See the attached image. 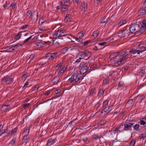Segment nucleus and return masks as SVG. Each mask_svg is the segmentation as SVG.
Listing matches in <instances>:
<instances>
[{
    "label": "nucleus",
    "instance_id": "obj_1",
    "mask_svg": "<svg viewBox=\"0 0 146 146\" xmlns=\"http://www.w3.org/2000/svg\"><path fill=\"white\" fill-rule=\"evenodd\" d=\"M127 52L125 51L123 53H121L120 52H115L111 54L110 56V58L111 60H113L116 59L117 58H119V60L116 62H115L116 64H117V66L121 64H123L124 63V60H127L128 58L132 56V55L129 54V53L125 55Z\"/></svg>",
    "mask_w": 146,
    "mask_h": 146
},
{
    "label": "nucleus",
    "instance_id": "obj_2",
    "mask_svg": "<svg viewBox=\"0 0 146 146\" xmlns=\"http://www.w3.org/2000/svg\"><path fill=\"white\" fill-rule=\"evenodd\" d=\"M129 29L130 31L132 33L145 30L146 29V20L142 21L141 27V28L138 24H132Z\"/></svg>",
    "mask_w": 146,
    "mask_h": 146
},
{
    "label": "nucleus",
    "instance_id": "obj_3",
    "mask_svg": "<svg viewBox=\"0 0 146 146\" xmlns=\"http://www.w3.org/2000/svg\"><path fill=\"white\" fill-rule=\"evenodd\" d=\"M71 78L69 79V81L71 82H77L80 80V78L79 77V74L78 72L76 70H75Z\"/></svg>",
    "mask_w": 146,
    "mask_h": 146
},
{
    "label": "nucleus",
    "instance_id": "obj_4",
    "mask_svg": "<svg viewBox=\"0 0 146 146\" xmlns=\"http://www.w3.org/2000/svg\"><path fill=\"white\" fill-rule=\"evenodd\" d=\"M57 53L55 52L52 53H49L47 54L46 56H45V58L46 59V61L44 62V63H45L47 62L48 60L50 59H53L54 58H56L57 56Z\"/></svg>",
    "mask_w": 146,
    "mask_h": 146
},
{
    "label": "nucleus",
    "instance_id": "obj_5",
    "mask_svg": "<svg viewBox=\"0 0 146 146\" xmlns=\"http://www.w3.org/2000/svg\"><path fill=\"white\" fill-rule=\"evenodd\" d=\"M85 33V31H82L80 33H79L77 34V37L76 38L74 37L75 40H77L78 42H81L82 40H81L82 37L84 35Z\"/></svg>",
    "mask_w": 146,
    "mask_h": 146
},
{
    "label": "nucleus",
    "instance_id": "obj_6",
    "mask_svg": "<svg viewBox=\"0 0 146 146\" xmlns=\"http://www.w3.org/2000/svg\"><path fill=\"white\" fill-rule=\"evenodd\" d=\"M2 81L3 82L7 83V84H9L13 82V78H9V76H7L3 79Z\"/></svg>",
    "mask_w": 146,
    "mask_h": 146
},
{
    "label": "nucleus",
    "instance_id": "obj_7",
    "mask_svg": "<svg viewBox=\"0 0 146 146\" xmlns=\"http://www.w3.org/2000/svg\"><path fill=\"white\" fill-rule=\"evenodd\" d=\"M133 124L131 123H126L124 125V127L123 130H127L129 129L133 125Z\"/></svg>",
    "mask_w": 146,
    "mask_h": 146
},
{
    "label": "nucleus",
    "instance_id": "obj_8",
    "mask_svg": "<svg viewBox=\"0 0 146 146\" xmlns=\"http://www.w3.org/2000/svg\"><path fill=\"white\" fill-rule=\"evenodd\" d=\"M142 51L141 50L139 51L138 50H135L134 49H133L129 51V53H131L135 55V56L137 54H140V52Z\"/></svg>",
    "mask_w": 146,
    "mask_h": 146
},
{
    "label": "nucleus",
    "instance_id": "obj_9",
    "mask_svg": "<svg viewBox=\"0 0 146 146\" xmlns=\"http://www.w3.org/2000/svg\"><path fill=\"white\" fill-rule=\"evenodd\" d=\"M88 69L89 68L88 67L86 66H83L82 67L80 72L81 74H83L87 71Z\"/></svg>",
    "mask_w": 146,
    "mask_h": 146
},
{
    "label": "nucleus",
    "instance_id": "obj_10",
    "mask_svg": "<svg viewBox=\"0 0 146 146\" xmlns=\"http://www.w3.org/2000/svg\"><path fill=\"white\" fill-rule=\"evenodd\" d=\"M64 32H65V31L63 30L57 31L56 32V35H58V36H65L66 35L64 34Z\"/></svg>",
    "mask_w": 146,
    "mask_h": 146
},
{
    "label": "nucleus",
    "instance_id": "obj_11",
    "mask_svg": "<svg viewBox=\"0 0 146 146\" xmlns=\"http://www.w3.org/2000/svg\"><path fill=\"white\" fill-rule=\"evenodd\" d=\"M146 12V8L143 7L139 11V14L140 15H142L144 14Z\"/></svg>",
    "mask_w": 146,
    "mask_h": 146
},
{
    "label": "nucleus",
    "instance_id": "obj_12",
    "mask_svg": "<svg viewBox=\"0 0 146 146\" xmlns=\"http://www.w3.org/2000/svg\"><path fill=\"white\" fill-rule=\"evenodd\" d=\"M38 16V12L37 11H35L33 13L31 14V19L34 18L37 19Z\"/></svg>",
    "mask_w": 146,
    "mask_h": 146
},
{
    "label": "nucleus",
    "instance_id": "obj_13",
    "mask_svg": "<svg viewBox=\"0 0 146 146\" xmlns=\"http://www.w3.org/2000/svg\"><path fill=\"white\" fill-rule=\"evenodd\" d=\"M9 106V105H3L1 109V111L3 112L7 111L8 110V108Z\"/></svg>",
    "mask_w": 146,
    "mask_h": 146
},
{
    "label": "nucleus",
    "instance_id": "obj_14",
    "mask_svg": "<svg viewBox=\"0 0 146 146\" xmlns=\"http://www.w3.org/2000/svg\"><path fill=\"white\" fill-rule=\"evenodd\" d=\"M84 57L89 56L90 57L91 56V53L89 51L86 50L84 52Z\"/></svg>",
    "mask_w": 146,
    "mask_h": 146
},
{
    "label": "nucleus",
    "instance_id": "obj_15",
    "mask_svg": "<svg viewBox=\"0 0 146 146\" xmlns=\"http://www.w3.org/2000/svg\"><path fill=\"white\" fill-rule=\"evenodd\" d=\"M59 80V76H56L54 79L52 80V82L54 84H57L58 80Z\"/></svg>",
    "mask_w": 146,
    "mask_h": 146
},
{
    "label": "nucleus",
    "instance_id": "obj_16",
    "mask_svg": "<svg viewBox=\"0 0 146 146\" xmlns=\"http://www.w3.org/2000/svg\"><path fill=\"white\" fill-rule=\"evenodd\" d=\"M111 110V107L109 106L108 107H105V108L104 109L103 111L107 113L109 112Z\"/></svg>",
    "mask_w": 146,
    "mask_h": 146
},
{
    "label": "nucleus",
    "instance_id": "obj_17",
    "mask_svg": "<svg viewBox=\"0 0 146 146\" xmlns=\"http://www.w3.org/2000/svg\"><path fill=\"white\" fill-rule=\"evenodd\" d=\"M54 140L52 139H49L47 142V145L48 146H50L54 143Z\"/></svg>",
    "mask_w": 146,
    "mask_h": 146
},
{
    "label": "nucleus",
    "instance_id": "obj_18",
    "mask_svg": "<svg viewBox=\"0 0 146 146\" xmlns=\"http://www.w3.org/2000/svg\"><path fill=\"white\" fill-rule=\"evenodd\" d=\"M21 45L19 44H17L15 45H13L12 46L11 49L12 50H15V49H16L19 47Z\"/></svg>",
    "mask_w": 146,
    "mask_h": 146
},
{
    "label": "nucleus",
    "instance_id": "obj_19",
    "mask_svg": "<svg viewBox=\"0 0 146 146\" xmlns=\"http://www.w3.org/2000/svg\"><path fill=\"white\" fill-rule=\"evenodd\" d=\"M146 118H144L140 120V123L141 125H144L146 124Z\"/></svg>",
    "mask_w": 146,
    "mask_h": 146
},
{
    "label": "nucleus",
    "instance_id": "obj_20",
    "mask_svg": "<svg viewBox=\"0 0 146 146\" xmlns=\"http://www.w3.org/2000/svg\"><path fill=\"white\" fill-rule=\"evenodd\" d=\"M126 31V30H125L119 31L118 33V35L119 36H121L125 35V33H127V32H125Z\"/></svg>",
    "mask_w": 146,
    "mask_h": 146
},
{
    "label": "nucleus",
    "instance_id": "obj_21",
    "mask_svg": "<svg viewBox=\"0 0 146 146\" xmlns=\"http://www.w3.org/2000/svg\"><path fill=\"white\" fill-rule=\"evenodd\" d=\"M108 17H106L102 19L100 21V23H103L106 22H107L108 21L107 20Z\"/></svg>",
    "mask_w": 146,
    "mask_h": 146
},
{
    "label": "nucleus",
    "instance_id": "obj_22",
    "mask_svg": "<svg viewBox=\"0 0 146 146\" xmlns=\"http://www.w3.org/2000/svg\"><path fill=\"white\" fill-rule=\"evenodd\" d=\"M66 70V67H63L61 70L58 73V74L59 75L61 74H62Z\"/></svg>",
    "mask_w": 146,
    "mask_h": 146
},
{
    "label": "nucleus",
    "instance_id": "obj_23",
    "mask_svg": "<svg viewBox=\"0 0 146 146\" xmlns=\"http://www.w3.org/2000/svg\"><path fill=\"white\" fill-rule=\"evenodd\" d=\"M16 5V3H13L11 5L9 8L11 10L15 8Z\"/></svg>",
    "mask_w": 146,
    "mask_h": 146
},
{
    "label": "nucleus",
    "instance_id": "obj_24",
    "mask_svg": "<svg viewBox=\"0 0 146 146\" xmlns=\"http://www.w3.org/2000/svg\"><path fill=\"white\" fill-rule=\"evenodd\" d=\"M145 68H142V69L141 70L139 73V75L141 76H143L145 72Z\"/></svg>",
    "mask_w": 146,
    "mask_h": 146
},
{
    "label": "nucleus",
    "instance_id": "obj_25",
    "mask_svg": "<svg viewBox=\"0 0 146 146\" xmlns=\"http://www.w3.org/2000/svg\"><path fill=\"white\" fill-rule=\"evenodd\" d=\"M35 55L34 54H32L29 57V58L27 60V61L28 63H29L31 60H32L34 57H35Z\"/></svg>",
    "mask_w": 146,
    "mask_h": 146
},
{
    "label": "nucleus",
    "instance_id": "obj_26",
    "mask_svg": "<svg viewBox=\"0 0 146 146\" xmlns=\"http://www.w3.org/2000/svg\"><path fill=\"white\" fill-rule=\"evenodd\" d=\"M62 65L61 63H60L55 66V69L56 70H59L61 68Z\"/></svg>",
    "mask_w": 146,
    "mask_h": 146
},
{
    "label": "nucleus",
    "instance_id": "obj_27",
    "mask_svg": "<svg viewBox=\"0 0 146 146\" xmlns=\"http://www.w3.org/2000/svg\"><path fill=\"white\" fill-rule=\"evenodd\" d=\"M21 32L19 33L18 34L16 35L15 36V38L16 39H17L19 38L21 36Z\"/></svg>",
    "mask_w": 146,
    "mask_h": 146
},
{
    "label": "nucleus",
    "instance_id": "obj_28",
    "mask_svg": "<svg viewBox=\"0 0 146 146\" xmlns=\"http://www.w3.org/2000/svg\"><path fill=\"white\" fill-rule=\"evenodd\" d=\"M82 8L84 9V10H85L86 9L87 7V5L86 3H82Z\"/></svg>",
    "mask_w": 146,
    "mask_h": 146
},
{
    "label": "nucleus",
    "instance_id": "obj_29",
    "mask_svg": "<svg viewBox=\"0 0 146 146\" xmlns=\"http://www.w3.org/2000/svg\"><path fill=\"white\" fill-rule=\"evenodd\" d=\"M126 23V20H123L119 23V26L120 27L122 25L125 24Z\"/></svg>",
    "mask_w": 146,
    "mask_h": 146
},
{
    "label": "nucleus",
    "instance_id": "obj_30",
    "mask_svg": "<svg viewBox=\"0 0 146 146\" xmlns=\"http://www.w3.org/2000/svg\"><path fill=\"white\" fill-rule=\"evenodd\" d=\"M98 34V31H94L93 33L92 36L95 38L97 36Z\"/></svg>",
    "mask_w": 146,
    "mask_h": 146
},
{
    "label": "nucleus",
    "instance_id": "obj_31",
    "mask_svg": "<svg viewBox=\"0 0 146 146\" xmlns=\"http://www.w3.org/2000/svg\"><path fill=\"white\" fill-rule=\"evenodd\" d=\"M29 129H30L29 127V128L27 127L26 128V129H25V131L24 132V133L25 134V135H27L29 134Z\"/></svg>",
    "mask_w": 146,
    "mask_h": 146
},
{
    "label": "nucleus",
    "instance_id": "obj_32",
    "mask_svg": "<svg viewBox=\"0 0 146 146\" xmlns=\"http://www.w3.org/2000/svg\"><path fill=\"white\" fill-rule=\"evenodd\" d=\"M139 125L138 124H136L134 125L133 127V129L135 130H137L139 128Z\"/></svg>",
    "mask_w": 146,
    "mask_h": 146
},
{
    "label": "nucleus",
    "instance_id": "obj_33",
    "mask_svg": "<svg viewBox=\"0 0 146 146\" xmlns=\"http://www.w3.org/2000/svg\"><path fill=\"white\" fill-rule=\"evenodd\" d=\"M66 6H68L70 4L69 1V0H63Z\"/></svg>",
    "mask_w": 146,
    "mask_h": 146
},
{
    "label": "nucleus",
    "instance_id": "obj_34",
    "mask_svg": "<svg viewBox=\"0 0 146 146\" xmlns=\"http://www.w3.org/2000/svg\"><path fill=\"white\" fill-rule=\"evenodd\" d=\"M108 100H106L103 102V106L104 107H106V106L108 105Z\"/></svg>",
    "mask_w": 146,
    "mask_h": 146
},
{
    "label": "nucleus",
    "instance_id": "obj_35",
    "mask_svg": "<svg viewBox=\"0 0 146 146\" xmlns=\"http://www.w3.org/2000/svg\"><path fill=\"white\" fill-rule=\"evenodd\" d=\"M146 50V46L144 47H143L142 48H141L140 49H139L138 50L139 51H140L141 50L142 51L140 52V53H142L143 52L145 51Z\"/></svg>",
    "mask_w": 146,
    "mask_h": 146
},
{
    "label": "nucleus",
    "instance_id": "obj_36",
    "mask_svg": "<svg viewBox=\"0 0 146 146\" xmlns=\"http://www.w3.org/2000/svg\"><path fill=\"white\" fill-rule=\"evenodd\" d=\"M84 52H80L78 54L79 56L84 57Z\"/></svg>",
    "mask_w": 146,
    "mask_h": 146
},
{
    "label": "nucleus",
    "instance_id": "obj_37",
    "mask_svg": "<svg viewBox=\"0 0 146 146\" xmlns=\"http://www.w3.org/2000/svg\"><path fill=\"white\" fill-rule=\"evenodd\" d=\"M70 19V16L69 15H67L65 19V21H69Z\"/></svg>",
    "mask_w": 146,
    "mask_h": 146
},
{
    "label": "nucleus",
    "instance_id": "obj_38",
    "mask_svg": "<svg viewBox=\"0 0 146 146\" xmlns=\"http://www.w3.org/2000/svg\"><path fill=\"white\" fill-rule=\"evenodd\" d=\"M33 36H32L29 38H28L26 39L23 42L24 43H25L26 42H27L28 41H29L32 37Z\"/></svg>",
    "mask_w": 146,
    "mask_h": 146
},
{
    "label": "nucleus",
    "instance_id": "obj_39",
    "mask_svg": "<svg viewBox=\"0 0 146 146\" xmlns=\"http://www.w3.org/2000/svg\"><path fill=\"white\" fill-rule=\"evenodd\" d=\"M135 141V140H132L131 142L130 145L131 146H133L134 145Z\"/></svg>",
    "mask_w": 146,
    "mask_h": 146
},
{
    "label": "nucleus",
    "instance_id": "obj_40",
    "mask_svg": "<svg viewBox=\"0 0 146 146\" xmlns=\"http://www.w3.org/2000/svg\"><path fill=\"white\" fill-rule=\"evenodd\" d=\"M31 12L30 11H29L27 13V17H30L31 16Z\"/></svg>",
    "mask_w": 146,
    "mask_h": 146
},
{
    "label": "nucleus",
    "instance_id": "obj_41",
    "mask_svg": "<svg viewBox=\"0 0 146 146\" xmlns=\"http://www.w3.org/2000/svg\"><path fill=\"white\" fill-rule=\"evenodd\" d=\"M124 84V83L123 81H121L119 82L118 84V87H121L123 84Z\"/></svg>",
    "mask_w": 146,
    "mask_h": 146
},
{
    "label": "nucleus",
    "instance_id": "obj_42",
    "mask_svg": "<svg viewBox=\"0 0 146 146\" xmlns=\"http://www.w3.org/2000/svg\"><path fill=\"white\" fill-rule=\"evenodd\" d=\"M17 130V129L16 128L12 130L11 133V135H13L14 133L16 132Z\"/></svg>",
    "mask_w": 146,
    "mask_h": 146
},
{
    "label": "nucleus",
    "instance_id": "obj_43",
    "mask_svg": "<svg viewBox=\"0 0 146 146\" xmlns=\"http://www.w3.org/2000/svg\"><path fill=\"white\" fill-rule=\"evenodd\" d=\"M30 105V104L27 103L25 104H24L23 105V108L25 109H26L27 108L29 105Z\"/></svg>",
    "mask_w": 146,
    "mask_h": 146
},
{
    "label": "nucleus",
    "instance_id": "obj_44",
    "mask_svg": "<svg viewBox=\"0 0 146 146\" xmlns=\"http://www.w3.org/2000/svg\"><path fill=\"white\" fill-rule=\"evenodd\" d=\"M94 89H92L91 90L90 93V95L91 96H92L94 94Z\"/></svg>",
    "mask_w": 146,
    "mask_h": 146
},
{
    "label": "nucleus",
    "instance_id": "obj_45",
    "mask_svg": "<svg viewBox=\"0 0 146 146\" xmlns=\"http://www.w3.org/2000/svg\"><path fill=\"white\" fill-rule=\"evenodd\" d=\"M43 19L42 18H41L40 19L39 21V24L40 25H42L44 22V21H43Z\"/></svg>",
    "mask_w": 146,
    "mask_h": 146
},
{
    "label": "nucleus",
    "instance_id": "obj_46",
    "mask_svg": "<svg viewBox=\"0 0 146 146\" xmlns=\"http://www.w3.org/2000/svg\"><path fill=\"white\" fill-rule=\"evenodd\" d=\"M93 137V138L96 140L100 139L99 137L97 135H94Z\"/></svg>",
    "mask_w": 146,
    "mask_h": 146
},
{
    "label": "nucleus",
    "instance_id": "obj_47",
    "mask_svg": "<svg viewBox=\"0 0 146 146\" xmlns=\"http://www.w3.org/2000/svg\"><path fill=\"white\" fill-rule=\"evenodd\" d=\"M111 134H112V135H113V134H117V132L115 130H111Z\"/></svg>",
    "mask_w": 146,
    "mask_h": 146
},
{
    "label": "nucleus",
    "instance_id": "obj_48",
    "mask_svg": "<svg viewBox=\"0 0 146 146\" xmlns=\"http://www.w3.org/2000/svg\"><path fill=\"white\" fill-rule=\"evenodd\" d=\"M146 137V134H143L142 135L141 139L143 140H144L145 138Z\"/></svg>",
    "mask_w": 146,
    "mask_h": 146
},
{
    "label": "nucleus",
    "instance_id": "obj_49",
    "mask_svg": "<svg viewBox=\"0 0 146 146\" xmlns=\"http://www.w3.org/2000/svg\"><path fill=\"white\" fill-rule=\"evenodd\" d=\"M29 139V137L27 135H26V136H25L24 137L23 139V141L24 140H27Z\"/></svg>",
    "mask_w": 146,
    "mask_h": 146
},
{
    "label": "nucleus",
    "instance_id": "obj_50",
    "mask_svg": "<svg viewBox=\"0 0 146 146\" xmlns=\"http://www.w3.org/2000/svg\"><path fill=\"white\" fill-rule=\"evenodd\" d=\"M108 82V80L107 79H105L103 81V84L104 85H106L107 84Z\"/></svg>",
    "mask_w": 146,
    "mask_h": 146
},
{
    "label": "nucleus",
    "instance_id": "obj_51",
    "mask_svg": "<svg viewBox=\"0 0 146 146\" xmlns=\"http://www.w3.org/2000/svg\"><path fill=\"white\" fill-rule=\"evenodd\" d=\"M15 141H16L15 138L13 139H12V141H11V144H13L15 142Z\"/></svg>",
    "mask_w": 146,
    "mask_h": 146
},
{
    "label": "nucleus",
    "instance_id": "obj_52",
    "mask_svg": "<svg viewBox=\"0 0 146 146\" xmlns=\"http://www.w3.org/2000/svg\"><path fill=\"white\" fill-rule=\"evenodd\" d=\"M28 73H26L24 74L23 76V78H27L28 76Z\"/></svg>",
    "mask_w": 146,
    "mask_h": 146
},
{
    "label": "nucleus",
    "instance_id": "obj_53",
    "mask_svg": "<svg viewBox=\"0 0 146 146\" xmlns=\"http://www.w3.org/2000/svg\"><path fill=\"white\" fill-rule=\"evenodd\" d=\"M104 89H102L100 90L99 93V94H100V93L101 94H103L104 93Z\"/></svg>",
    "mask_w": 146,
    "mask_h": 146
},
{
    "label": "nucleus",
    "instance_id": "obj_54",
    "mask_svg": "<svg viewBox=\"0 0 146 146\" xmlns=\"http://www.w3.org/2000/svg\"><path fill=\"white\" fill-rule=\"evenodd\" d=\"M90 42V41H86L84 42H83L84 45H87L89 42Z\"/></svg>",
    "mask_w": 146,
    "mask_h": 146
},
{
    "label": "nucleus",
    "instance_id": "obj_55",
    "mask_svg": "<svg viewBox=\"0 0 146 146\" xmlns=\"http://www.w3.org/2000/svg\"><path fill=\"white\" fill-rule=\"evenodd\" d=\"M106 43L105 42H100L99 43V44L100 45H101V46H103Z\"/></svg>",
    "mask_w": 146,
    "mask_h": 146
},
{
    "label": "nucleus",
    "instance_id": "obj_56",
    "mask_svg": "<svg viewBox=\"0 0 146 146\" xmlns=\"http://www.w3.org/2000/svg\"><path fill=\"white\" fill-rule=\"evenodd\" d=\"M45 58V57H44L43 59L42 60V62H41V64H44L45 63H44V62L45 61H46V59H44Z\"/></svg>",
    "mask_w": 146,
    "mask_h": 146
},
{
    "label": "nucleus",
    "instance_id": "obj_57",
    "mask_svg": "<svg viewBox=\"0 0 146 146\" xmlns=\"http://www.w3.org/2000/svg\"><path fill=\"white\" fill-rule=\"evenodd\" d=\"M133 99L130 100L128 102V103L129 104H131L132 103V102H133Z\"/></svg>",
    "mask_w": 146,
    "mask_h": 146
},
{
    "label": "nucleus",
    "instance_id": "obj_58",
    "mask_svg": "<svg viewBox=\"0 0 146 146\" xmlns=\"http://www.w3.org/2000/svg\"><path fill=\"white\" fill-rule=\"evenodd\" d=\"M144 47V46L143 44H140L139 45V49H140L141 48H142L143 47Z\"/></svg>",
    "mask_w": 146,
    "mask_h": 146
},
{
    "label": "nucleus",
    "instance_id": "obj_59",
    "mask_svg": "<svg viewBox=\"0 0 146 146\" xmlns=\"http://www.w3.org/2000/svg\"><path fill=\"white\" fill-rule=\"evenodd\" d=\"M27 27V25H24L22 27H21V28L23 29H25V28H26Z\"/></svg>",
    "mask_w": 146,
    "mask_h": 146
},
{
    "label": "nucleus",
    "instance_id": "obj_60",
    "mask_svg": "<svg viewBox=\"0 0 146 146\" xmlns=\"http://www.w3.org/2000/svg\"><path fill=\"white\" fill-rule=\"evenodd\" d=\"M82 59V58H79L78 59L76 60V62H80V61Z\"/></svg>",
    "mask_w": 146,
    "mask_h": 146
},
{
    "label": "nucleus",
    "instance_id": "obj_61",
    "mask_svg": "<svg viewBox=\"0 0 146 146\" xmlns=\"http://www.w3.org/2000/svg\"><path fill=\"white\" fill-rule=\"evenodd\" d=\"M39 30L40 31H44V30H45V29L44 28H43L42 27H41L39 28Z\"/></svg>",
    "mask_w": 146,
    "mask_h": 146
},
{
    "label": "nucleus",
    "instance_id": "obj_62",
    "mask_svg": "<svg viewBox=\"0 0 146 146\" xmlns=\"http://www.w3.org/2000/svg\"><path fill=\"white\" fill-rule=\"evenodd\" d=\"M60 89H58L56 91L55 93L56 94H58L60 92Z\"/></svg>",
    "mask_w": 146,
    "mask_h": 146
},
{
    "label": "nucleus",
    "instance_id": "obj_63",
    "mask_svg": "<svg viewBox=\"0 0 146 146\" xmlns=\"http://www.w3.org/2000/svg\"><path fill=\"white\" fill-rule=\"evenodd\" d=\"M83 140L84 141L86 142L87 140V138L86 137H85L83 139Z\"/></svg>",
    "mask_w": 146,
    "mask_h": 146
},
{
    "label": "nucleus",
    "instance_id": "obj_64",
    "mask_svg": "<svg viewBox=\"0 0 146 146\" xmlns=\"http://www.w3.org/2000/svg\"><path fill=\"white\" fill-rule=\"evenodd\" d=\"M38 85H36L35 86V87L33 88V90H35L36 88H37V90L38 89Z\"/></svg>",
    "mask_w": 146,
    "mask_h": 146
}]
</instances>
